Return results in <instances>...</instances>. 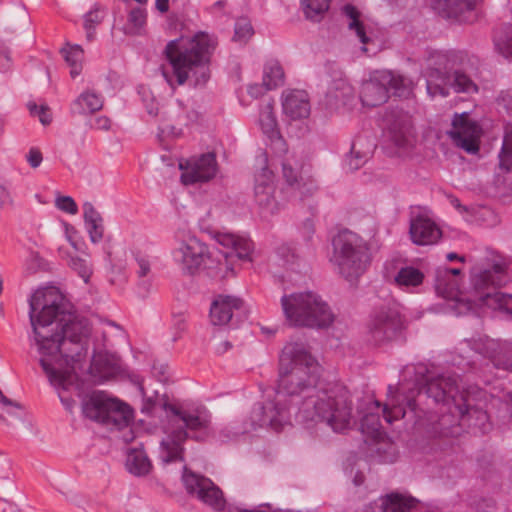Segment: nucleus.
Returning a JSON list of instances; mask_svg holds the SVG:
<instances>
[{
	"mask_svg": "<svg viewBox=\"0 0 512 512\" xmlns=\"http://www.w3.org/2000/svg\"><path fill=\"white\" fill-rule=\"evenodd\" d=\"M103 107V98L94 91L81 93L72 104V112L78 114H92Z\"/></svg>",
	"mask_w": 512,
	"mask_h": 512,
	"instance_id": "473e14b6",
	"label": "nucleus"
},
{
	"mask_svg": "<svg viewBox=\"0 0 512 512\" xmlns=\"http://www.w3.org/2000/svg\"><path fill=\"white\" fill-rule=\"evenodd\" d=\"M146 24V10L142 7H134L127 15V21L123 25L122 31L128 36H141L145 33Z\"/></svg>",
	"mask_w": 512,
	"mask_h": 512,
	"instance_id": "72a5a7b5",
	"label": "nucleus"
},
{
	"mask_svg": "<svg viewBox=\"0 0 512 512\" xmlns=\"http://www.w3.org/2000/svg\"><path fill=\"white\" fill-rule=\"evenodd\" d=\"M265 91H267L264 83L263 84H254V85H250L248 87V93L252 96V97H259L260 95H262Z\"/></svg>",
	"mask_w": 512,
	"mask_h": 512,
	"instance_id": "680f3d73",
	"label": "nucleus"
},
{
	"mask_svg": "<svg viewBox=\"0 0 512 512\" xmlns=\"http://www.w3.org/2000/svg\"><path fill=\"white\" fill-rule=\"evenodd\" d=\"M9 199V192L3 183H0V202L4 203Z\"/></svg>",
	"mask_w": 512,
	"mask_h": 512,
	"instance_id": "774afa93",
	"label": "nucleus"
},
{
	"mask_svg": "<svg viewBox=\"0 0 512 512\" xmlns=\"http://www.w3.org/2000/svg\"><path fill=\"white\" fill-rule=\"evenodd\" d=\"M499 168L505 172L512 170V124L504 128L503 143L499 153Z\"/></svg>",
	"mask_w": 512,
	"mask_h": 512,
	"instance_id": "58836bf2",
	"label": "nucleus"
},
{
	"mask_svg": "<svg viewBox=\"0 0 512 512\" xmlns=\"http://www.w3.org/2000/svg\"><path fill=\"white\" fill-rule=\"evenodd\" d=\"M245 313L241 299L232 296L218 295L210 307V321L213 325H227Z\"/></svg>",
	"mask_w": 512,
	"mask_h": 512,
	"instance_id": "6ab92c4d",
	"label": "nucleus"
},
{
	"mask_svg": "<svg viewBox=\"0 0 512 512\" xmlns=\"http://www.w3.org/2000/svg\"><path fill=\"white\" fill-rule=\"evenodd\" d=\"M477 350L489 358L496 368L512 372V342L486 338Z\"/></svg>",
	"mask_w": 512,
	"mask_h": 512,
	"instance_id": "412c9836",
	"label": "nucleus"
},
{
	"mask_svg": "<svg viewBox=\"0 0 512 512\" xmlns=\"http://www.w3.org/2000/svg\"><path fill=\"white\" fill-rule=\"evenodd\" d=\"M409 233L412 242L417 245L435 244L442 236L439 226L423 214L411 219Z\"/></svg>",
	"mask_w": 512,
	"mask_h": 512,
	"instance_id": "5701e85b",
	"label": "nucleus"
},
{
	"mask_svg": "<svg viewBox=\"0 0 512 512\" xmlns=\"http://www.w3.org/2000/svg\"><path fill=\"white\" fill-rule=\"evenodd\" d=\"M417 500L410 496L391 493L380 498V502L370 504L365 512H409L416 506Z\"/></svg>",
	"mask_w": 512,
	"mask_h": 512,
	"instance_id": "bb28decb",
	"label": "nucleus"
},
{
	"mask_svg": "<svg viewBox=\"0 0 512 512\" xmlns=\"http://www.w3.org/2000/svg\"><path fill=\"white\" fill-rule=\"evenodd\" d=\"M423 280L424 274L412 266L402 267L394 277L395 284L400 288L417 287Z\"/></svg>",
	"mask_w": 512,
	"mask_h": 512,
	"instance_id": "c9c22d12",
	"label": "nucleus"
},
{
	"mask_svg": "<svg viewBox=\"0 0 512 512\" xmlns=\"http://www.w3.org/2000/svg\"><path fill=\"white\" fill-rule=\"evenodd\" d=\"M104 16V10L99 5H95L84 16V28H95L103 21Z\"/></svg>",
	"mask_w": 512,
	"mask_h": 512,
	"instance_id": "49530a36",
	"label": "nucleus"
},
{
	"mask_svg": "<svg viewBox=\"0 0 512 512\" xmlns=\"http://www.w3.org/2000/svg\"><path fill=\"white\" fill-rule=\"evenodd\" d=\"M283 112L292 120L306 118L310 114V102L306 91L289 90L283 93Z\"/></svg>",
	"mask_w": 512,
	"mask_h": 512,
	"instance_id": "a878e982",
	"label": "nucleus"
},
{
	"mask_svg": "<svg viewBox=\"0 0 512 512\" xmlns=\"http://www.w3.org/2000/svg\"><path fill=\"white\" fill-rule=\"evenodd\" d=\"M63 302L57 288L39 289L30 298L29 316L43 371L51 385L67 391L77 383L73 364L86 356L91 328Z\"/></svg>",
	"mask_w": 512,
	"mask_h": 512,
	"instance_id": "f257e3e1",
	"label": "nucleus"
},
{
	"mask_svg": "<svg viewBox=\"0 0 512 512\" xmlns=\"http://www.w3.org/2000/svg\"><path fill=\"white\" fill-rule=\"evenodd\" d=\"M56 207L69 214H76L78 211L77 204L70 196H59L55 200Z\"/></svg>",
	"mask_w": 512,
	"mask_h": 512,
	"instance_id": "3c124183",
	"label": "nucleus"
},
{
	"mask_svg": "<svg viewBox=\"0 0 512 512\" xmlns=\"http://www.w3.org/2000/svg\"><path fill=\"white\" fill-rule=\"evenodd\" d=\"M374 147V144L368 140L362 137L357 138L352 144L351 152L347 159L349 168L357 170L362 167L371 157Z\"/></svg>",
	"mask_w": 512,
	"mask_h": 512,
	"instance_id": "7c9ffc66",
	"label": "nucleus"
},
{
	"mask_svg": "<svg viewBox=\"0 0 512 512\" xmlns=\"http://www.w3.org/2000/svg\"><path fill=\"white\" fill-rule=\"evenodd\" d=\"M218 45L217 38L199 31L189 39L170 41L165 47V55L171 70L162 67V75L174 87L191 79L195 86H202L210 79V63Z\"/></svg>",
	"mask_w": 512,
	"mask_h": 512,
	"instance_id": "7ed1b4c3",
	"label": "nucleus"
},
{
	"mask_svg": "<svg viewBox=\"0 0 512 512\" xmlns=\"http://www.w3.org/2000/svg\"><path fill=\"white\" fill-rule=\"evenodd\" d=\"M494 44L499 53L505 58L512 56V37L507 40H503L498 33H495Z\"/></svg>",
	"mask_w": 512,
	"mask_h": 512,
	"instance_id": "864d4df0",
	"label": "nucleus"
},
{
	"mask_svg": "<svg viewBox=\"0 0 512 512\" xmlns=\"http://www.w3.org/2000/svg\"><path fill=\"white\" fill-rule=\"evenodd\" d=\"M59 397L67 409H71L74 406L75 401L72 398L64 396L61 392L59 393Z\"/></svg>",
	"mask_w": 512,
	"mask_h": 512,
	"instance_id": "338daca9",
	"label": "nucleus"
},
{
	"mask_svg": "<svg viewBox=\"0 0 512 512\" xmlns=\"http://www.w3.org/2000/svg\"><path fill=\"white\" fill-rule=\"evenodd\" d=\"M231 347H232V344L229 341L225 340V341H221L217 344L215 351L218 354H223V353L227 352L229 349H231Z\"/></svg>",
	"mask_w": 512,
	"mask_h": 512,
	"instance_id": "e2e57ef3",
	"label": "nucleus"
},
{
	"mask_svg": "<svg viewBox=\"0 0 512 512\" xmlns=\"http://www.w3.org/2000/svg\"><path fill=\"white\" fill-rule=\"evenodd\" d=\"M68 265L73 270H75L79 274V276L84 279L85 282H88L92 272L84 259H81L79 257H71L68 262Z\"/></svg>",
	"mask_w": 512,
	"mask_h": 512,
	"instance_id": "09e8293b",
	"label": "nucleus"
},
{
	"mask_svg": "<svg viewBox=\"0 0 512 512\" xmlns=\"http://www.w3.org/2000/svg\"><path fill=\"white\" fill-rule=\"evenodd\" d=\"M421 393V389L418 388L416 385L412 388V389H409V393L407 395L404 396V399L403 401L406 402V406L412 410V411H415L416 410V400H415V397L417 395H420Z\"/></svg>",
	"mask_w": 512,
	"mask_h": 512,
	"instance_id": "6e6d98bb",
	"label": "nucleus"
},
{
	"mask_svg": "<svg viewBox=\"0 0 512 512\" xmlns=\"http://www.w3.org/2000/svg\"><path fill=\"white\" fill-rule=\"evenodd\" d=\"M166 410L171 413L170 430L167 438L161 442L162 458L166 463L182 461L184 443L191 432H206L211 424V415L204 406H182L169 404Z\"/></svg>",
	"mask_w": 512,
	"mask_h": 512,
	"instance_id": "423d86ee",
	"label": "nucleus"
},
{
	"mask_svg": "<svg viewBox=\"0 0 512 512\" xmlns=\"http://www.w3.org/2000/svg\"><path fill=\"white\" fill-rule=\"evenodd\" d=\"M320 366L303 343H288L279 360L278 391L298 408L317 392Z\"/></svg>",
	"mask_w": 512,
	"mask_h": 512,
	"instance_id": "20e7f679",
	"label": "nucleus"
},
{
	"mask_svg": "<svg viewBox=\"0 0 512 512\" xmlns=\"http://www.w3.org/2000/svg\"><path fill=\"white\" fill-rule=\"evenodd\" d=\"M424 388L428 397L433 398L436 403H442L439 410L441 415L432 424V433L435 436H456L461 421L469 426L485 429L488 415L476 404V396L480 393L477 388L460 391L454 375L429 379Z\"/></svg>",
	"mask_w": 512,
	"mask_h": 512,
	"instance_id": "f03ea898",
	"label": "nucleus"
},
{
	"mask_svg": "<svg viewBox=\"0 0 512 512\" xmlns=\"http://www.w3.org/2000/svg\"><path fill=\"white\" fill-rule=\"evenodd\" d=\"M507 265L505 263H495L491 269L481 271L474 277L476 289L483 290L489 287H501L507 281Z\"/></svg>",
	"mask_w": 512,
	"mask_h": 512,
	"instance_id": "c85d7f7f",
	"label": "nucleus"
},
{
	"mask_svg": "<svg viewBox=\"0 0 512 512\" xmlns=\"http://www.w3.org/2000/svg\"><path fill=\"white\" fill-rule=\"evenodd\" d=\"M449 135L458 147L468 153H475L479 150L481 127L470 118L468 113L455 115Z\"/></svg>",
	"mask_w": 512,
	"mask_h": 512,
	"instance_id": "f3484780",
	"label": "nucleus"
},
{
	"mask_svg": "<svg viewBox=\"0 0 512 512\" xmlns=\"http://www.w3.org/2000/svg\"><path fill=\"white\" fill-rule=\"evenodd\" d=\"M496 300L499 303V306L508 312L512 313V296L506 294H495Z\"/></svg>",
	"mask_w": 512,
	"mask_h": 512,
	"instance_id": "4d7b16f0",
	"label": "nucleus"
},
{
	"mask_svg": "<svg viewBox=\"0 0 512 512\" xmlns=\"http://www.w3.org/2000/svg\"><path fill=\"white\" fill-rule=\"evenodd\" d=\"M429 65L433 66V69L438 74H444L448 69L452 68L451 54L447 52H434L430 55Z\"/></svg>",
	"mask_w": 512,
	"mask_h": 512,
	"instance_id": "c03bdc74",
	"label": "nucleus"
},
{
	"mask_svg": "<svg viewBox=\"0 0 512 512\" xmlns=\"http://www.w3.org/2000/svg\"><path fill=\"white\" fill-rule=\"evenodd\" d=\"M387 137L398 156L411 155L416 146V134L411 118L400 113L389 119Z\"/></svg>",
	"mask_w": 512,
	"mask_h": 512,
	"instance_id": "4468645a",
	"label": "nucleus"
},
{
	"mask_svg": "<svg viewBox=\"0 0 512 512\" xmlns=\"http://www.w3.org/2000/svg\"><path fill=\"white\" fill-rule=\"evenodd\" d=\"M83 216L91 241L93 243L101 241L103 238L104 226L100 213L91 203L86 202L83 204Z\"/></svg>",
	"mask_w": 512,
	"mask_h": 512,
	"instance_id": "2f4dec72",
	"label": "nucleus"
},
{
	"mask_svg": "<svg viewBox=\"0 0 512 512\" xmlns=\"http://www.w3.org/2000/svg\"><path fill=\"white\" fill-rule=\"evenodd\" d=\"M274 193L273 174L270 170L263 169L256 177L255 201L264 216L273 215L280 210V203L275 199Z\"/></svg>",
	"mask_w": 512,
	"mask_h": 512,
	"instance_id": "aec40b11",
	"label": "nucleus"
},
{
	"mask_svg": "<svg viewBox=\"0 0 512 512\" xmlns=\"http://www.w3.org/2000/svg\"><path fill=\"white\" fill-rule=\"evenodd\" d=\"M427 89L432 96L439 94L445 97L448 95V89L446 87L440 86L438 84H433V82L430 80L427 82Z\"/></svg>",
	"mask_w": 512,
	"mask_h": 512,
	"instance_id": "bf43d9fd",
	"label": "nucleus"
},
{
	"mask_svg": "<svg viewBox=\"0 0 512 512\" xmlns=\"http://www.w3.org/2000/svg\"><path fill=\"white\" fill-rule=\"evenodd\" d=\"M330 0H301V9L306 19L320 22L327 13Z\"/></svg>",
	"mask_w": 512,
	"mask_h": 512,
	"instance_id": "e433bc0d",
	"label": "nucleus"
},
{
	"mask_svg": "<svg viewBox=\"0 0 512 512\" xmlns=\"http://www.w3.org/2000/svg\"><path fill=\"white\" fill-rule=\"evenodd\" d=\"M452 87L456 92L471 93L477 92V85L465 73L456 71L453 76Z\"/></svg>",
	"mask_w": 512,
	"mask_h": 512,
	"instance_id": "a18cd8bd",
	"label": "nucleus"
},
{
	"mask_svg": "<svg viewBox=\"0 0 512 512\" xmlns=\"http://www.w3.org/2000/svg\"><path fill=\"white\" fill-rule=\"evenodd\" d=\"M284 82V71L277 62L268 63L264 68L263 83L267 90H272Z\"/></svg>",
	"mask_w": 512,
	"mask_h": 512,
	"instance_id": "ea45409f",
	"label": "nucleus"
},
{
	"mask_svg": "<svg viewBox=\"0 0 512 512\" xmlns=\"http://www.w3.org/2000/svg\"><path fill=\"white\" fill-rule=\"evenodd\" d=\"M134 258L137 265L136 274L141 280L140 284L146 288L148 279L152 274L150 257L141 251H137L134 253Z\"/></svg>",
	"mask_w": 512,
	"mask_h": 512,
	"instance_id": "79ce46f5",
	"label": "nucleus"
},
{
	"mask_svg": "<svg viewBox=\"0 0 512 512\" xmlns=\"http://www.w3.org/2000/svg\"><path fill=\"white\" fill-rule=\"evenodd\" d=\"M462 272L458 268L439 267L435 271V288L446 299H458Z\"/></svg>",
	"mask_w": 512,
	"mask_h": 512,
	"instance_id": "393cba45",
	"label": "nucleus"
},
{
	"mask_svg": "<svg viewBox=\"0 0 512 512\" xmlns=\"http://www.w3.org/2000/svg\"><path fill=\"white\" fill-rule=\"evenodd\" d=\"M91 373L100 380H109L121 372L120 359L107 352H99L93 356Z\"/></svg>",
	"mask_w": 512,
	"mask_h": 512,
	"instance_id": "cd10ccee",
	"label": "nucleus"
},
{
	"mask_svg": "<svg viewBox=\"0 0 512 512\" xmlns=\"http://www.w3.org/2000/svg\"><path fill=\"white\" fill-rule=\"evenodd\" d=\"M282 172H283V177L286 180L287 184L291 188H296V189L300 190V194L303 195L304 192L302 191V189L305 186H307V184L305 183L302 186L300 185V182H299L300 173H299L298 167H294L290 163V161L287 159L282 163Z\"/></svg>",
	"mask_w": 512,
	"mask_h": 512,
	"instance_id": "37998d69",
	"label": "nucleus"
},
{
	"mask_svg": "<svg viewBox=\"0 0 512 512\" xmlns=\"http://www.w3.org/2000/svg\"><path fill=\"white\" fill-rule=\"evenodd\" d=\"M179 168L182 170L181 181L183 184L207 182L217 173L216 156L214 153H206L199 157H192L180 161Z\"/></svg>",
	"mask_w": 512,
	"mask_h": 512,
	"instance_id": "dca6fc26",
	"label": "nucleus"
},
{
	"mask_svg": "<svg viewBox=\"0 0 512 512\" xmlns=\"http://www.w3.org/2000/svg\"><path fill=\"white\" fill-rule=\"evenodd\" d=\"M126 466L130 473L143 476L150 472L152 464L142 449H132L126 460Z\"/></svg>",
	"mask_w": 512,
	"mask_h": 512,
	"instance_id": "f704fd0d",
	"label": "nucleus"
},
{
	"mask_svg": "<svg viewBox=\"0 0 512 512\" xmlns=\"http://www.w3.org/2000/svg\"><path fill=\"white\" fill-rule=\"evenodd\" d=\"M333 247L335 263L345 279L353 281L365 272L370 255L362 237L348 230L342 231L334 238Z\"/></svg>",
	"mask_w": 512,
	"mask_h": 512,
	"instance_id": "6e6552de",
	"label": "nucleus"
},
{
	"mask_svg": "<svg viewBox=\"0 0 512 512\" xmlns=\"http://www.w3.org/2000/svg\"><path fill=\"white\" fill-rule=\"evenodd\" d=\"M281 305L291 326L324 329L335 320L330 306L313 292L284 295L281 298Z\"/></svg>",
	"mask_w": 512,
	"mask_h": 512,
	"instance_id": "0eeeda50",
	"label": "nucleus"
},
{
	"mask_svg": "<svg viewBox=\"0 0 512 512\" xmlns=\"http://www.w3.org/2000/svg\"><path fill=\"white\" fill-rule=\"evenodd\" d=\"M11 63L10 51L7 47H0V70L6 71Z\"/></svg>",
	"mask_w": 512,
	"mask_h": 512,
	"instance_id": "13d9d810",
	"label": "nucleus"
},
{
	"mask_svg": "<svg viewBox=\"0 0 512 512\" xmlns=\"http://www.w3.org/2000/svg\"><path fill=\"white\" fill-rule=\"evenodd\" d=\"M28 109L32 116H37L43 125H49L52 121V114L47 106L38 107L35 103H29Z\"/></svg>",
	"mask_w": 512,
	"mask_h": 512,
	"instance_id": "8fccbe9b",
	"label": "nucleus"
},
{
	"mask_svg": "<svg viewBox=\"0 0 512 512\" xmlns=\"http://www.w3.org/2000/svg\"><path fill=\"white\" fill-rule=\"evenodd\" d=\"M253 34L251 23L247 19H239L235 24L234 39L238 41H246Z\"/></svg>",
	"mask_w": 512,
	"mask_h": 512,
	"instance_id": "de8ad7c7",
	"label": "nucleus"
},
{
	"mask_svg": "<svg viewBox=\"0 0 512 512\" xmlns=\"http://www.w3.org/2000/svg\"><path fill=\"white\" fill-rule=\"evenodd\" d=\"M450 203H451V205H452L453 207H455V208H456L458 211H460L461 213H463V212H467V211H468L467 207H466V206H463V205L460 203L459 199H457L456 197H452V198L450 199Z\"/></svg>",
	"mask_w": 512,
	"mask_h": 512,
	"instance_id": "69168bd1",
	"label": "nucleus"
},
{
	"mask_svg": "<svg viewBox=\"0 0 512 512\" xmlns=\"http://www.w3.org/2000/svg\"><path fill=\"white\" fill-rule=\"evenodd\" d=\"M298 417L303 422L325 423L336 433L349 430L353 421V402L350 392L342 385L317 390L302 400Z\"/></svg>",
	"mask_w": 512,
	"mask_h": 512,
	"instance_id": "39448f33",
	"label": "nucleus"
},
{
	"mask_svg": "<svg viewBox=\"0 0 512 512\" xmlns=\"http://www.w3.org/2000/svg\"><path fill=\"white\" fill-rule=\"evenodd\" d=\"M83 412L86 417L111 429L127 427L132 419V411L127 404L104 392H94L84 404Z\"/></svg>",
	"mask_w": 512,
	"mask_h": 512,
	"instance_id": "1a4fd4ad",
	"label": "nucleus"
},
{
	"mask_svg": "<svg viewBox=\"0 0 512 512\" xmlns=\"http://www.w3.org/2000/svg\"><path fill=\"white\" fill-rule=\"evenodd\" d=\"M63 57L67 64L70 66V75L72 78L78 76L82 71V61L84 58V51L80 45L67 44L61 50Z\"/></svg>",
	"mask_w": 512,
	"mask_h": 512,
	"instance_id": "4c0bfd02",
	"label": "nucleus"
},
{
	"mask_svg": "<svg viewBox=\"0 0 512 512\" xmlns=\"http://www.w3.org/2000/svg\"><path fill=\"white\" fill-rule=\"evenodd\" d=\"M155 6L158 11L165 13L169 9V0H156Z\"/></svg>",
	"mask_w": 512,
	"mask_h": 512,
	"instance_id": "0e129e2a",
	"label": "nucleus"
},
{
	"mask_svg": "<svg viewBox=\"0 0 512 512\" xmlns=\"http://www.w3.org/2000/svg\"><path fill=\"white\" fill-rule=\"evenodd\" d=\"M294 404L278 390L272 399L257 404L252 411L251 419L259 427H268L279 432L290 424L291 407Z\"/></svg>",
	"mask_w": 512,
	"mask_h": 512,
	"instance_id": "ddd939ff",
	"label": "nucleus"
},
{
	"mask_svg": "<svg viewBox=\"0 0 512 512\" xmlns=\"http://www.w3.org/2000/svg\"><path fill=\"white\" fill-rule=\"evenodd\" d=\"M390 91L398 97L406 96L410 91L407 80L391 71H376L363 82L360 99L364 106L377 107L388 100Z\"/></svg>",
	"mask_w": 512,
	"mask_h": 512,
	"instance_id": "9d476101",
	"label": "nucleus"
},
{
	"mask_svg": "<svg viewBox=\"0 0 512 512\" xmlns=\"http://www.w3.org/2000/svg\"><path fill=\"white\" fill-rule=\"evenodd\" d=\"M175 240L172 257L184 274L194 275L207 264L210 258L209 248L196 236L178 231Z\"/></svg>",
	"mask_w": 512,
	"mask_h": 512,
	"instance_id": "9b49d317",
	"label": "nucleus"
},
{
	"mask_svg": "<svg viewBox=\"0 0 512 512\" xmlns=\"http://www.w3.org/2000/svg\"><path fill=\"white\" fill-rule=\"evenodd\" d=\"M217 241L224 247L230 248L231 251L225 253V261L227 269L235 273V260L241 262H251L253 243L251 240L231 233H223L217 236Z\"/></svg>",
	"mask_w": 512,
	"mask_h": 512,
	"instance_id": "a211bd4d",
	"label": "nucleus"
},
{
	"mask_svg": "<svg viewBox=\"0 0 512 512\" xmlns=\"http://www.w3.org/2000/svg\"><path fill=\"white\" fill-rule=\"evenodd\" d=\"M342 13L347 18L348 29L355 33L359 41L364 45L363 51H366L365 45L370 43L371 39L367 34L366 25L361 20V12L355 6L346 4L342 8Z\"/></svg>",
	"mask_w": 512,
	"mask_h": 512,
	"instance_id": "c756f323",
	"label": "nucleus"
},
{
	"mask_svg": "<svg viewBox=\"0 0 512 512\" xmlns=\"http://www.w3.org/2000/svg\"><path fill=\"white\" fill-rule=\"evenodd\" d=\"M404 329V319L396 307L383 306L374 311L367 324V341L382 345L395 339Z\"/></svg>",
	"mask_w": 512,
	"mask_h": 512,
	"instance_id": "f8f14e48",
	"label": "nucleus"
},
{
	"mask_svg": "<svg viewBox=\"0 0 512 512\" xmlns=\"http://www.w3.org/2000/svg\"><path fill=\"white\" fill-rule=\"evenodd\" d=\"M374 406L377 411L381 410L383 418L389 424H392L394 421L404 417L406 413L404 406L400 403L396 404L393 399L384 405L379 401H375ZM361 426L363 429H367L372 433L378 432L381 428L379 412H370L366 414L361 420Z\"/></svg>",
	"mask_w": 512,
	"mask_h": 512,
	"instance_id": "4be33fe9",
	"label": "nucleus"
},
{
	"mask_svg": "<svg viewBox=\"0 0 512 512\" xmlns=\"http://www.w3.org/2000/svg\"><path fill=\"white\" fill-rule=\"evenodd\" d=\"M90 126L98 130H108L110 128V119L105 116L97 117L91 122Z\"/></svg>",
	"mask_w": 512,
	"mask_h": 512,
	"instance_id": "052dcab7",
	"label": "nucleus"
},
{
	"mask_svg": "<svg viewBox=\"0 0 512 512\" xmlns=\"http://www.w3.org/2000/svg\"><path fill=\"white\" fill-rule=\"evenodd\" d=\"M479 0H434L433 8L445 18L469 22L474 18V9Z\"/></svg>",
	"mask_w": 512,
	"mask_h": 512,
	"instance_id": "b1692460",
	"label": "nucleus"
},
{
	"mask_svg": "<svg viewBox=\"0 0 512 512\" xmlns=\"http://www.w3.org/2000/svg\"><path fill=\"white\" fill-rule=\"evenodd\" d=\"M183 483L189 494L196 495L205 504L216 511H221L225 506L222 491L208 478L199 476L185 469Z\"/></svg>",
	"mask_w": 512,
	"mask_h": 512,
	"instance_id": "2eb2a0df",
	"label": "nucleus"
},
{
	"mask_svg": "<svg viewBox=\"0 0 512 512\" xmlns=\"http://www.w3.org/2000/svg\"><path fill=\"white\" fill-rule=\"evenodd\" d=\"M259 123L262 131L270 138L278 135L277 121L273 112V103H267L260 112Z\"/></svg>",
	"mask_w": 512,
	"mask_h": 512,
	"instance_id": "a19ab883",
	"label": "nucleus"
},
{
	"mask_svg": "<svg viewBox=\"0 0 512 512\" xmlns=\"http://www.w3.org/2000/svg\"><path fill=\"white\" fill-rule=\"evenodd\" d=\"M26 159L32 168H37L40 166L43 156L38 148L33 147L29 150Z\"/></svg>",
	"mask_w": 512,
	"mask_h": 512,
	"instance_id": "5fc2aeb1",
	"label": "nucleus"
},
{
	"mask_svg": "<svg viewBox=\"0 0 512 512\" xmlns=\"http://www.w3.org/2000/svg\"><path fill=\"white\" fill-rule=\"evenodd\" d=\"M335 98L343 100L344 102L351 98L354 94L353 87L345 80H339L335 82Z\"/></svg>",
	"mask_w": 512,
	"mask_h": 512,
	"instance_id": "603ef678",
	"label": "nucleus"
}]
</instances>
